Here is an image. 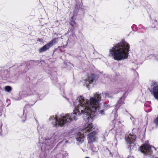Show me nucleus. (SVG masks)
<instances>
[{
    "label": "nucleus",
    "mask_w": 158,
    "mask_h": 158,
    "mask_svg": "<svg viewBox=\"0 0 158 158\" xmlns=\"http://www.w3.org/2000/svg\"><path fill=\"white\" fill-rule=\"evenodd\" d=\"M128 158H133L132 157H129Z\"/></svg>",
    "instance_id": "14"
},
{
    "label": "nucleus",
    "mask_w": 158,
    "mask_h": 158,
    "mask_svg": "<svg viewBox=\"0 0 158 158\" xmlns=\"http://www.w3.org/2000/svg\"><path fill=\"white\" fill-rule=\"evenodd\" d=\"M96 132H93L91 133L88 135V140L89 142H94L95 139V136L96 135Z\"/></svg>",
    "instance_id": "9"
},
{
    "label": "nucleus",
    "mask_w": 158,
    "mask_h": 158,
    "mask_svg": "<svg viewBox=\"0 0 158 158\" xmlns=\"http://www.w3.org/2000/svg\"><path fill=\"white\" fill-rule=\"evenodd\" d=\"M95 76L93 74H92L89 76L87 79L85 80V83L87 87L89 85V84L92 83L95 80Z\"/></svg>",
    "instance_id": "6"
},
{
    "label": "nucleus",
    "mask_w": 158,
    "mask_h": 158,
    "mask_svg": "<svg viewBox=\"0 0 158 158\" xmlns=\"http://www.w3.org/2000/svg\"><path fill=\"white\" fill-rule=\"evenodd\" d=\"M152 92L155 98L158 100V86L156 85L154 87Z\"/></svg>",
    "instance_id": "10"
},
{
    "label": "nucleus",
    "mask_w": 158,
    "mask_h": 158,
    "mask_svg": "<svg viewBox=\"0 0 158 158\" xmlns=\"http://www.w3.org/2000/svg\"><path fill=\"white\" fill-rule=\"evenodd\" d=\"M111 96L107 93H96L94 97L90 98L89 100L85 99L81 96L78 97L76 101L74 102L75 106L73 113L66 114L65 115H61L58 117L53 116L50 118L52 124L56 127L63 126L65 124L70 123L71 121L76 120L77 117L81 114L85 115V114L89 113V109H94L97 106L98 102L104 100L106 98H111Z\"/></svg>",
    "instance_id": "1"
},
{
    "label": "nucleus",
    "mask_w": 158,
    "mask_h": 158,
    "mask_svg": "<svg viewBox=\"0 0 158 158\" xmlns=\"http://www.w3.org/2000/svg\"><path fill=\"white\" fill-rule=\"evenodd\" d=\"M135 135L129 134L128 137L126 138L127 142L129 143H133L135 139Z\"/></svg>",
    "instance_id": "7"
},
{
    "label": "nucleus",
    "mask_w": 158,
    "mask_h": 158,
    "mask_svg": "<svg viewBox=\"0 0 158 158\" xmlns=\"http://www.w3.org/2000/svg\"><path fill=\"white\" fill-rule=\"evenodd\" d=\"M94 148H92V150H93V151H94V150H95V149H94Z\"/></svg>",
    "instance_id": "13"
},
{
    "label": "nucleus",
    "mask_w": 158,
    "mask_h": 158,
    "mask_svg": "<svg viewBox=\"0 0 158 158\" xmlns=\"http://www.w3.org/2000/svg\"><path fill=\"white\" fill-rule=\"evenodd\" d=\"M5 89L6 92H9L12 90V88L9 86H7L5 87Z\"/></svg>",
    "instance_id": "12"
},
{
    "label": "nucleus",
    "mask_w": 158,
    "mask_h": 158,
    "mask_svg": "<svg viewBox=\"0 0 158 158\" xmlns=\"http://www.w3.org/2000/svg\"><path fill=\"white\" fill-rule=\"evenodd\" d=\"M125 100V98L124 97H122L120 99L119 101L117 102V105H119V106H121L123 104H124V101Z\"/></svg>",
    "instance_id": "11"
},
{
    "label": "nucleus",
    "mask_w": 158,
    "mask_h": 158,
    "mask_svg": "<svg viewBox=\"0 0 158 158\" xmlns=\"http://www.w3.org/2000/svg\"><path fill=\"white\" fill-rule=\"evenodd\" d=\"M129 49L128 44L123 40L114 46L110 52L114 59L119 61L127 58Z\"/></svg>",
    "instance_id": "2"
},
{
    "label": "nucleus",
    "mask_w": 158,
    "mask_h": 158,
    "mask_svg": "<svg viewBox=\"0 0 158 158\" xmlns=\"http://www.w3.org/2000/svg\"><path fill=\"white\" fill-rule=\"evenodd\" d=\"M76 139L78 142L79 144L83 143L85 140V138L84 135L80 133H78Z\"/></svg>",
    "instance_id": "8"
},
{
    "label": "nucleus",
    "mask_w": 158,
    "mask_h": 158,
    "mask_svg": "<svg viewBox=\"0 0 158 158\" xmlns=\"http://www.w3.org/2000/svg\"><path fill=\"white\" fill-rule=\"evenodd\" d=\"M97 106H95L94 109H89V113L85 114V115L84 116V119L86 122L83 129V131L85 133L89 132L92 130L93 126L91 123L93 118L98 114L103 115L104 114V111L101 110L99 111L100 106L99 102Z\"/></svg>",
    "instance_id": "3"
},
{
    "label": "nucleus",
    "mask_w": 158,
    "mask_h": 158,
    "mask_svg": "<svg viewBox=\"0 0 158 158\" xmlns=\"http://www.w3.org/2000/svg\"><path fill=\"white\" fill-rule=\"evenodd\" d=\"M140 151L148 155L152 153L151 147L148 144H146L141 146Z\"/></svg>",
    "instance_id": "5"
},
{
    "label": "nucleus",
    "mask_w": 158,
    "mask_h": 158,
    "mask_svg": "<svg viewBox=\"0 0 158 158\" xmlns=\"http://www.w3.org/2000/svg\"><path fill=\"white\" fill-rule=\"evenodd\" d=\"M155 158H158V157H155Z\"/></svg>",
    "instance_id": "16"
},
{
    "label": "nucleus",
    "mask_w": 158,
    "mask_h": 158,
    "mask_svg": "<svg viewBox=\"0 0 158 158\" xmlns=\"http://www.w3.org/2000/svg\"><path fill=\"white\" fill-rule=\"evenodd\" d=\"M58 38H55L51 40L48 43L43 46L42 48L39 49L40 53L42 52L48 50L52 45L56 44L58 42Z\"/></svg>",
    "instance_id": "4"
},
{
    "label": "nucleus",
    "mask_w": 158,
    "mask_h": 158,
    "mask_svg": "<svg viewBox=\"0 0 158 158\" xmlns=\"http://www.w3.org/2000/svg\"><path fill=\"white\" fill-rule=\"evenodd\" d=\"M94 152H96L97 150H94Z\"/></svg>",
    "instance_id": "15"
}]
</instances>
